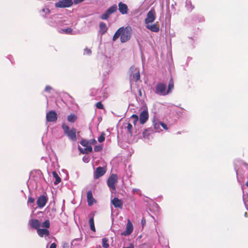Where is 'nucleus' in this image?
Instances as JSON below:
<instances>
[{"mask_svg":"<svg viewBox=\"0 0 248 248\" xmlns=\"http://www.w3.org/2000/svg\"><path fill=\"white\" fill-rule=\"evenodd\" d=\"M147 130H145L143 132V137L144 138H148V135H147Z\"/></svg>","mask_w":248,"mask_h":248,"instance_id":"45","label":"nucleus"},{"mask_svg":"<svg viewBox=\"0 0 248 248\" xmlns=\"http://www.w3.org/2000/svg\"><path fill=\"white\" fill-rule=\"evenodd\" d=\"M108 239L107 238H103L102 239V246L104 248H108L109 247V244L108 243Z\"/></svg>","mask_w":248,"mask_h":248,"instance_id":"28","label":"nucleus"},{"mask_svg":"<svg viewBox=\"0 0 248 248\" xmlns=\"http://www.w3.org/2000/svg\"><path fill=\"white\" fill-rule=\"evenodd\" d=\"M64 2L65 1L63 0H61L56 2L55 5L57 8H66L67 7L65 6Z\"/></svg>","mask_w":248,"mask_h":248,"instance_id":"26","label":"nucleus"},{"mask_svg":"<svg viewBox=\"0 0 248 248\" xmlns=\"http://www.w3.org/2000/svg\"><path fill=\"white\" fill-rule=\"evenodd\" d=\"M65 1V6L67 7H70L73 5L72 0H63Z\"/></svg>","mask_w":248,"mask_h":248,"instance_id":"33","label":"nucleus"},{"mask_svg":"<svg viewBox=\"0 0 248 248\" xmlns=\"http://www.w3.org/2000/svg\"><path fill=\"white\" fill-rule=\"evenodd\" d=\"M186 7L190 11H192L194 8V6L192 5L190 0H186Z\"/></svg>","mask_w":248,"mask_h":248,"instance_id":"27","label":"nucleus"},{"mask_svg":"<svg viewBox=\"0 0 248 248\" xmlns=\"http://www.w3.org/2000/svg\"><path fill=\"white\" fill-rule=\"evenodd\" d=\"M105 133L103 132L101 133L100 136L98 138V141L99 142H102L105 140Z\"/></svg>","mask_w":248,"mask_h":248,"instance_id":"32","label":"nucleus"},{"mask_svg":"<svg viewBox=\"0 0 248 248\" xmlns=\"http://www.w3.org/2000/svg\"><path fill=\"white\" fill-rule=\"evenodd\" d=\"M42 227L49 228L50 227V221L48 219L46 220L41 225Z\"/></svg>","mask_w":248,"mask_h":248,"instance_id":"29","label":"nucleus"},{"mask_svg":"<svg viewBox=\"0 0 248 248\" xmlns=\"http://www.w3.org/2000/svg\"><path fill=\"white\" fill-rule=\"evenodd\" d=\"M42 12L46 14H48L50 12V10L48 8H44L42 9Z\"/></svg>","mask_w":248,"mask_h":248,"instance_id":"42","label":"nucleus"},{"mask_svg":"<svg viewBox=\"0 0 248 248\" xmlns=\"http://www.w3.org/2000/svg\"><path fill=\"white\" fill-rule=\"evenodd\" d=\"M161 126L165 130H168L167 125L161 122Z\"/></svg>","mask_w":248,"mask_h":248,"instance_id":"41","label":"nucleus"},{"mask_svg":"<svg viewBox=\"0 0 248 248\" xmlns=\"http://www.w3.org/2000/svg\"><path fill=\"white\" fill-rule=\"evenodd\" d=\"M131 118L133 120V123L135 125L139 120V117L136 114H133L131 116Z\"/></svg>","mask_w":248,"mask_h":248,"instance_id":"30","label":"nucleus"},{"mask_svg":"<svg viewBox=\"0 0 248 248\" xmlns=\"http://www.w3.org/2000/svg\"><path fill=\"white\" fill-rule=\"evenodd\" d=\"M146 28L151 31L155 32H157L159 31V26L158 24V22L155 23L152 25H150V24L146 25Z\"/></svg>","mask_w":248,"mask_h":248,"instance_id":"15","label":"nucleus"},{"mask_svg":"<svg viewBox=\"0 0 248 248\" xmlns=\"http://www.w3.org/2000/svg\"><path fill=\"white\" fill-rule=\"evenodd\" d=\"M73 29L71 28H67L66 29H62L59 31L61 33H65L68 34H72Z\"/></svg>","mask_w":248,"mask_h":248,"instance_id":"25","label":"nucleus"},{"mask_svg":"<svg viewBox=\"0 0 248 248\" xmlns=\"http://www.w3.org/2000/svg\"><path fill=\"white\" fill-rule=\"evenodd\" d=\"M46 119L47 122H56L57 120V114L54 110L48 111L46 114Z\"/></svg>","mask_w":248,"mask_h":248,"instance_id":"9","label":"nucleus"},{"mask_svg":"<svg viewBox=\"0 0 248 248\" xmlns=\"http://www.w3.org/2000/svg\"><path fill=\"white\" fill-rule=\"evenodd\" d=\"M53 177L56 179V181L54 182L55 185H57L61 182V178L59 177L56 171H53L52 172Z\"/></svg>","mask_w":248,"mask_h":248,"instance_id":"22","label":"nucleus"},{"mask_svg":"<svg viewBox=\"0 0 248 248\" xmlns=\"http://www.w3.org/2000/svg\"><path fill=\"white\" fill-rule=\"evenodd\" d=\"M106 172V169L104 167H98L94 172L93 177L95 179L99 178L104 175Z\"/></svg>","mask_w":248,"mask_h":248,"instance_id":"8","label":"nucleus"},{"mask_svg":"<svg viewBox=\"0 0 248 248\" xmlns=\"http://www.w3.org/2000/svg\"><path fill=\"white\" fill-rule=\"evenodd\" d=\"M118 10L121 14L126 15L128 13V8L126 4L120 2L118 3Z\"/></svg>","mask_w":248,"mask_h":248,"instance_id":"12","label":"nucleus"},{"mask_svg":"<svg viewBox=\"0 0 248 248\" xmlns=\"http://www.w3.org/2000/svg\"><path fill=\"white\" fill-rule=\"evenodd\" d=\"M126 128L127 129L128 132L130 134H132V124L130 123H128Z\"/></svg>","mask_w":248,"mask_h":248,"instance_id":"37","label":"nucleus"},{"mask_svg":"<svg viewBox=\"0 0 248 248\" xmlns=\"http://www.w3.org/2000/svg\"><path fill=\"white\" fill-rule=\"evenodd\" d=\"M62 128L63 130L64 135L67 136L70 140L72 141L77 140V130L75 128H70L69 126L65 123L62 124Z\"/></svg>","mask_w":248,"mask_h":248,"instance_id":"2","label":"nucleus"},{"mask_svg":"<svg viewBox=\"0 0 248 248\" xmlns=\"http://www.w3.org/2000/svg\"><path fill=\"white\" fill-rule=\"evenodd\" d=\"M118 181V177L116 174H112L108 178L107 181V185L113 191L115 190V184Z\"/></svg>","mask_w":248,"mask_h":248,"instance_id":"4","label":"nucleus"},{"mask_svg":"<svg viewBox=\"0 0 248 248\" xmlns=\"http://www.w3.org/2000/svg\"><path fill=\"white\" fill-rule=\"evenodd\" d=\"M123 248H134V246L132 244H131L129 247H123Z\"/></svg>","mask_w":248,"mask_h":248,"instance_id":"47","label":"nucleus"},{"mask_svg":"<svg viewBox=\"0 0 248 248\" xmlns=\"http://www.w3.org/2000/svg\"><path fill=\"white\" fill-rule=\"evenodd\" d=\"M133 230V226L132 223L130 222L129 220H128L127 223L126 224V230L122 233V235L126 236L130 235Z\"/></svg>","mask_w":248,"mask_h":248,"instance_id":"14","label":"nucleus"},{"mask_svg":"<svg viewBox=\"0 0 248 248\" xmlns=\"http://www.w3.org/2000/svg\"><path fill=\"white\" fill-rule=\"evenodd\" d=\"M89 142H90V145L91 144H96L97 141L93 139V140H89Z\"/></svg>","mask_w":248,"mask_h":248,"instance_id":"43","label":"nucleus"},{"mask_svg":"<svg viewBox=\"0 0 248 248\" xmlns=\"http://www.w3.org/2000/svg\"><path fill=\"white\" fill-rule=\"evenodd\" d=\"M78 149L83 154H88V153H91L93 151V148L91 145L86 146V148L84 149H82L79 147Z\"/></svg>","mask_w":248,"mask_h":248,"instance_id":"19","label":"nucleus"},{"mask_svg":"<svg viewBox=\"0 0 248 248\" xmlns=\"http://www.w3.org/2000/svg\"><path fill=\"white\" fill-rule=\"evenodd\" d=\"M139 94L140 96H142V92H141V89H139Z\"/></svg>","mask_w":248,"mask_h":248,"instance_id":"48","label":"nucleus"},{"mask_svg":"<svg viewBox=\"0 0 248 248\" xmlns=\"http://www.w3.org/2000/svg\"><path fill=\"white\" fill-rule=\"evenodd\" d=\"M154 128L156 129V130H158V129H159L160 128V126L161 125V122L160 121H157L156 122H155L154 123Z\"/></svg>","mask_w":248,"mask_h":248,"instance_id":"35","label":"nucleus"},{"mask_svg":"<svg viewBox=\"0 0 248 248\" xmlns=\"http://www.w3.org/2000/svg\"><path fill=\"white\" fill-rule=\"evenodd\" d=\"M141 222H142V223H144V222H145V220H144V221H143V220H141Z\"/></svg>","mask_w":248,"mask_h":248,"instance_id":"52","label":"nucleus"},{"mask_svg":"<svg viewBox=\"0 0 248 248\" xmlns=\"http://www.w3.org/2000/svg\"><path fill=\"white\" fill-rule=\"evenodd\" d=\"M84 53L87 55H90L92 53V51L90 49L86 48L84 49Z\"/></svg>","mask_w":248,"mask_h":248,"instance_id":"38","label":"nucleus"},{"mask_svg":"<svg viewBox=\"0 0 248 248\" xmlns=\"http://www.w3.org/2000/svg\"><path fill=\"white\" fill-rule=\"evenodd\" d=\"M174 88V82L172 78H171L169 80V83L168 85V88L167 90L168 94L170 93L172 89Z\"/></svg>","mask_w":248,"mask_h":248,"instance_id":"21","label":"nucleus"},{"mask_svg":"<svg viewBox=\"0 0 248 248\" xmlns=\"http://www.w3.org/2000/svg\"><path fill=\"white\" fill-rule=\"evenodd\" d=\"M118 8L116 4H114L110 6L103 14L101 16L100 18L102 19L106 20L107 19L109 16L112 14L115 13L117 10Z\"/></svg>","mask_w":248,"mask_h":248,"instance_id":"7","label":"nucleus"},{"mask_svg":"<svg viewBox=\"0 0 248 248\" xmlns=\"http://www.w3.org/2000/svg\"><path fill=\"white\" fill-rule=\"evenodd\" d=\"M141 222H142V223H144V222H145V220H144V221H143V220H141Z\"/></svg>","mask_w":248,"mask_h":248,"instance_id":"50","label":"nucleus"},{"mask_svg":"<svg viewBox=\"0 0 248 248\" xmlns=\"http://www.w3.org/2000/svg\"><path fill=\"white\" fill-rule=\"evenodd\" d=\"M111 202L113 205L114 207L119 208L121 209L123 208V202L122 200L115 197L111 201Z\"/></svg>","mask_w":248,"mask_h":248,"instance_id":"13","label":"nucleus"},{"mask_svg":"<svg viewBox=\"0 0 248 248\" xmlns=\"http://www.w3.org/2000/svg\"><path fill=\"white\" fill-rule=\"evenodd\" d=\"M149 118V114L147 110H143L140 114V122L141 124H144Z\"/></svg>","mask_w":248,"mask_h":248,"instance_id":"11","label":"nucleus"},{"mask_svg":"<svg viewBox=\"0 0 248 248\" xmlns=\"http://www.w3.org/2000/svg\"><path fill=\"white\" fill-rule=\"evenodd\" d=\"M100 31L101 33L104 34L108 31V28L106 24L104 22H100L99 24Z\"/></svg>","mask_w":248,"mask_h":248,"instance_id":"20","label":"nucleus"},{"mask_svg":"<svg viewBox=\"0 0 248 248\" xmlns=\"http://www.w3.org/2000/svg\"><path fill=\"white\" fill-rule=\"evenodd\" d=\"M34 199L31 197H29L28 200V202L29 203H33L34 202Z\"/></svg>","mask_w":248,"mask_h":248,"instance_id":"39","label":"nucleus"},{"mask_svg":"<svg viewBox=\"0 0 248 248\" xmlns=\"http://www.w3.org/2000/svg\"><path fill=\"white\" fill-rule=\"evenodd\" d=\"M87 198L89 206H92L94 202H95V200L93 197L92 191L91 190L88 191Z\"/></svg>","mask_w":248,"mask_h":248,"instance_id":"16","label":"nucleus"},{"mask_svg":"<svg viewBox=\"0 0 248 248\" xmlns=\"http://www.w3.org/2000/svg\"><path fill=\"white\" fill-rule=\"evenodd\" d=\"M155 93L163 96L168 94L166 85L162 83H158L156 86Z\"/></svg>","mask_w":248,"mask_h":248,"instance_id":"6","label":"nucleus"},{"mask_svg":"<svg viewBox=\"0 0 248 248\" xmlns=\"http://www.w3.org/2000/svg\"><path fill=\"white\" fill-rule=\"evenodd\" d=\"M57 245L55 243H53L51 244L49 248H56Z\"/></svg>","mask_w":248,"mask_h":248,"instance_id":"46","label":"nucleus"},{"mask_svg":"<svg viewBox=\"0 0 248 248\" xmlns=\"http://www.w3.org/2000/svg\"><path fill=\"white\" fill-rule=\"evenodd\" d=\"M52 90V88L50 86H46L45 89V91L46 92L50 93V91Z\"/></svg>","mask_w":248,"mask_h":248,"instance_id":"40","label":"nucleus"},{"mask_svg":"<svg viewBox=\"0 0 248 248\" xmlns=\"http://www.w3.org/2000/svg\"><path fill=\"white\" fill-rule=\"evenodd\" d=\"M47 197L44 195L39 196L37 201V204L38 207L40 208L44 207L47 202Z\"/></svg>","mask_w":248,"mask_h":248,"instance_id":"10","label":"nucleus"},{"mask_svg":"<svg viewBox=\"0 0 248 248\" xmlns=\"http://www.w3.org/2000/svg\"><path fill=\"white\" fill-rule=\"evenodd\" d=\"M246 186L248 187V181L246 183Z\"/></svg>","mask_w":248,"mask_h":248,"instance_id":"49","label":"nucleus"},{"mask_svg":"<svg viewBox=\"0 0 248 248\" xmlns=\"http://www.w3.org/2000/svg\"><path fill=\"white\" fill-rule=\"evenodd\" d=\"M96 107L98 109H103L104 108L103 105L102 104L101 102H98L95 104Z\"/></svg>","mask_w":248,"mask_h":248,"instance_id":"34","label":"nucleus"},{"mask_svg":"<svg viewBox=\"0 0 248 248\" xmlns=\"http://www.w3.org/2000/svg\"><path fill=\"white\" fill-rule=\"evenodd\" d=\"M80 143L81 145H82L83 146H84V147L90 145L89 141L87 140H85V139L82 140L80 141Z\"/></svg>","mask_w":248,"mask_h":248,"instance_id":"31","label":"nucleus"},{"mask_svg":"<svg viewBox=\"0 0 248 248\" xmlns=\"http://www.w3.org/2000/svg\"><path fill=\"white\" fill-rule=\"evenodd\" d=\"M132 34V29L130 26L120 28L114 33L112 40L116 41L119 37L122 43H125L131 38Z\"/></svg>","mask_w":248,"mask_h":248,"instance_id":"1","label":"nucleus"},{"mask_svg":"<svg viewBox=\"0 0 248 248\" xmlns=\"http://www.w3.org/2000/svg\"><path fill=\"white\" fill-rule=\"evenodd\" d=\"M141 222H142V223H144V222H145V220H144V221H143V220H141Z\"/></svg>","mask_w":248,"mask_h":248,"instance_id":"51","label":"nucleus"},{"mask_svg":"<svg viewBox=\"0 0 248 248\" xmlns=\"http://www.w3.org/2000/svg\"><path fill=\"white\" fill-rule=\"evenodd\" d=\"M129 80L130 81L137 82L140 79V71L139 68L134 65L131 66L129 69Z\"/></svg>","mask_w":248,"mask_h":248,"instance_id":"3","label":"nucleus"},{"mask_svg":"<svg viewBox=\"0 0 248 248\" xmlns=\"http://www.w3.org/2000/svg\"><path fill=\"white\" fill-rule=\"evenodd\" d=\"M84 0H74V3L75 4H78L79 3L83 2Z\"/></svg>","mask_w":248,"mask_h":248,"instance_id":"44","label":"nucleus"},{"mask_svg":"<svg viewBox=\"0 0 248 248\" xmlns=\"http://www.w3.org/2000/svg\"><path fill=\"white\" fill-rule=\"evenodd\" d=\"M38 234L41 237L44 235L48 236L49 234V231L46 229H38L37 230Z\"/></svg>","mask_w":248,"mask_h":248,"instance_id":"18","label":"nucleus"},{"mask_svg":"<svg viewBox=\"0 0 248 248\" xmlns=\"http://www.w3.org/2000/svg\"><path fill=\"white\" fill-rule=\"evenodd\" d=\"M102 150V147L101 145H96L94 147V151L96 152H100Z\"/></svg>","mask_w":248,"mask_h":248,"instance_id":"36","label":"nucleus"},{"mask_svg":"<svg viewBox=\"0 0 248 248\" xmlns=\"http://www.w3.org/2000/svg\"><path fill=\"white\" fill-rule=\"evenodd\" d=\"M156 18V13L154 9H151L147 14V17L145 19L144 22L146 25L154 22Z\"/></svg>","mask_w":248,"mask_h":248,"instance_id":"5","label":"nucleus"},{"mask_svg":"<svg viewBox=\"0 0 248 248\" xmlns=\"http://www.w3.org/2000/svg\"><path fill=\"white\" fill-rule=\"evenodd\" d=\"M89 225L90 226V229L93 232H95V228L94 226V218L93 216H92L90 217L89 221Z\"/></svg>","mask_w":248,"mask_h":248,"instance_id":"24","label":"nucleus"},{"mask_svg":"<svg viewBox=\"0 0 248 248\" xmlns=\"http://www.w3.org/2000/svg\"><path fill=\"white\" fill-rule=\"evenodd\" d=\"M29 224L32 228L36 229L37 230L41 226L40 222L38 219H32L30 220Z\"/></svg>","mask_w":248,"mask_h":248,"instance_id":"17","label":"nucleus"},{"mask_svg":"<svg viewBox=\"0 0 248 248\" xmlns=\"http://www.w3.org/2000/svg\"><path fill=\"white\" fill-rule=\"evenodd\" d=\"M77 117L74 113H71V114L68 115L67 117V121L70 123H74L77 120Z\"/></svg>","mask_w":248,"mask_h":248,"instance_id":"23","label":"nucleus"}]
</instances>
